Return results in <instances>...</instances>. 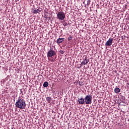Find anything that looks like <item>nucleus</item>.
<instances>
[{"instance_id":"nucleus-8","label":"nucleus","mask_w":129,"mask_h":129,"mask_svg":"<svg viewBox=\"0 0 129 129\" xmlns=\"http://www.w3.org/2000/svg\"><path fill=\"white\" fill-rule=\"evenodd\" d=\"M64 40H65V38H59L56 40L57 44H61V43H63L64 42Z\"/></svg>"},{"instance_id":"nucleus-17","label":"nucleus","mask_w":129,"mask_h":129,"mask_svg":"<svg viewBox=\"0 0 129 129\" xmlns=\"http://www.w3.org/2000/svg\"><path fill=\"white\" fill-rule=\"evenodd\" d=\"M44 18H45V19H48V15L45 14V15H44Z\"/></svg>"},{"instance_id":"nucleus-19","label":"nucleus","mask_w":129,"mask_h":129,"mask_svg":"<svg viewBox=\"0 0 129 129\" xmlns=\"http://www.w3.org/2000/svg\"><path fill=\"white\" fill-rule=\"evenodd\" d=\"M50 61H51V62H54V60H53V59H50Z\"/></svg>"},{"instance_id":"nucleus-18","label":"nucleus","mask_w":129,"mask_h":129,"mask_svg":"<svg viewBox=\"0 0 129 129\" xmlns=\"http://www.w3.org/2000/svg\"><path fill=\"white\" fill-rule=\"evenodd\" d=\"M89 5H90V1H87V6H89Z\"/></svg>"},{"instance_id":"nucleus-14","label":"nucleus","mask_w":129,"mask_h":129,"mask_svg":"<svg viewBox=\"0 0 129 129\" xmlns=\"http://www.w3.org/2000/svg\"><path fill=\"white\" fill-rule=\"evenodd\" d=\"M79 85L80 86H83V85H84V83L83 82H79Z\"/></svg>"},{"instance_id":"nucleus-3","label":"nucleus","mask_w":129,"mask_h":129,"mask_svg":"<svg viewBox=\"0 0 129 129\" xmlns=\"http://www.w3.org/2000/svg\"><path fill=\"white\" fill-rule=\"evenodd\" d=\"M57 18L60 21H63L65 19V14L63 12H58L57 14Z\"/></svg>"},{"instance_id":"nucleus-16","label":"nucleus","mask_w":129,"mask_h":129,"mask_svg":"<svg viewBox=\"0 0 129 129\" xmlns=\"http://www.w3.org/2000/svg\"><path fill=\"white\" fill-rule=\"evenodd\" d=\"M59 53H60V54H64V51H63V50H60V51H59Z\"/></svg>"},{"instance_id":"nucleus-2","label":"nucleus","mask_w":129,"mask_h":129,"mask_svg":"<svg viewBox=\"0 0 129 129\" xmlns=\"http://www.w3.org/2000/svg\"><path fill=\"white\" fill-rule=\"evenodd\" d=\"M85 104H91L92 103V95H87L84 98Z\"/></svg>"},{"instance_id":"nucleus-20","label":"nucleus","mask_w":129,"mask_h":129,"mask_svg":"<svg viewBox=\"0 0 129 129\" xmlns=\"http://www.w3.org/2000/svg\"><path fill=\"white\" fill-rule=\"evenodd\" d=\"M83 65V64H80V66H81V67H82V66Z\"/></svg>"},{"instance_id":"nucleus-4","label":"nucleus","mask_w":129,"mask_h":129,"mask_svg":"<svg viewBox=\"0 0 129 129\" xmlns=\"http://www.w3.org/2000/svg\"><path fill=\"white\" fill-rule=\"evenodd\" d=\"M47 55L48 58L54 57L55 55H56V51H54L52 48H50V50L47 52Z\"/></svg>"},{"instance_id":"nucleus-5","label":"nucleus","mask_w":129,"mask_h":129,"mask_svg":"<svg viewBox=\"0 0 129 129\" xmlns=\"http://www.w3.org/2000/svg\"><path fill=\"white\" fill-rule=\"evenodd\" d=\"M113 42V38H109L106 42L105 46H111Z\"/></svg>"},{"instance_id":"nucleus-9","label":"nucleus","mask_w":129,"mask_h":129,"mask_svg":"<svg viewBox=\"0 0 129 129\" xmlns=\"http://www.w3.org/2000/svg\"><path fill=\"white\" fill-rule=\"evenodd\" d=\"M41 12V10H40V8H39L38 9L36 10H35L33 11V14H39V13Z\"/></svg>"},{"instance_id":"nucleus-7","label":"nucleus","mask_w":129,"mask_h":129,"mask_svg":"<svg viewBox=\"0 0 129 129\" xmlns=\"http://www.w3.org/2000/svg\"><path fill=\"white\" fill-rule=\"evenodd\" d=\"M78 102L79 104L83 105L85 103V100L83 98H80L78 99Z\"/></svg>"},{"instance_id":"nucleus-12","label":"nucleus","mask_w":129,"mask_h":129,"mask_svg":"<svg viewBox=\"0 0 129 129\" xmlns=\"http://www.w3.org/2000/svg\"><path fill=\"white\" fill-rule=\"evenodd\" d=\"M72 39H73V37L72 36V35H70L68 38V41H71V40H72Z\"/></svg>"},{"instance_id":"nucleus-10","label":"nucleus","mask_w":129,"mask_h":129,"mask_svg":"<svg viewBox=\"0 0 129 129\" xmlns=\"http://www.w3.org/2000/svg\"><path fill=\"white\" fill-rule=\"evenodd\" d=\"M115 93H119L120 91V89L118 88H115L114 90Z\"/></svg>"},{"instance_id":"nucleus-1","label":"nucleus","mask_w":129,"mask_h":129,"mask_svg":"<svg viewBox=\"0 0 129 129\" xmlns=\"http://www.w3.org/2000/svg\"><path fill=\"white\" fill-rule=\"evenodd\" d=\"M15 105L18 108H20V109H25L26 108V106H27V104H26L25 100L20 99L16 102Z\"/></svg>"},{"instance_id":"nucleus-6","label":"nucleus","mask_w":129,"mask_h":129,"mask_svg":"<svg viewBox=\"0 0 129 129\" xmlns=\"http://www.w3.org/2000/svg\"><path fill=\"white\" fill-rule=\"evenodd\" d=\"M89 62V59H87V57L85 56L84 58H83V61H82V64L83 65H86Z\"/></svg>"},{"instance_id":"nucleus-13","label":"nucleus","mask_w":129,"mask_h":129,"mask_svg":"<svg viewBox=\"0 0 129 129\" xmlns=\"http://www.w3.org/2000/svg\"><path fill=\"white\" fill-rule=\"evenodd\" d=\"M46 99L47 101H51L52 99L50 97H46Z\"/></svg>"},{"instance_id":"nucleus-15","label":"nucleus","mask_w":129,"mask_h":129,"mask_svg":"<svg viewBox=\"0 0 129 129\" xmlns=\"http://www.w3.org/2000/svg\"><path fill=\"white\" fill-rule=\"evenodd\" d=\"M63 26H64V27H66V26H68V23H67V22H64V23H63Z\"/></svg>"},{"instance_id":"nucleus-21","label":"nucleus","mask_w":129,"mask_h":129,"mask_svg":"<svg viewBox=\"0 0 129 129\" xmlns=\"http://www.w3.org/2000/svg\"><path fill=\"white\" fill-rule=\"evenodd\" d=\"M83 4H85V3L84 2H83Z\"/></svg>"},{"instance_id":"nucleus-11","label":"nucleus","mask_w":129,"mask_h":129,"mask_svg":"<svg viewBox=\"0 0 129 129\" xmlns=\"http://www.w3.org/2000/svg\"><path fill=\"white\" fill-rule=\"evenodd\" d=\"M49 83L47 82H45L43 84V87H48Z\"/></svg>"}]
</instances>
